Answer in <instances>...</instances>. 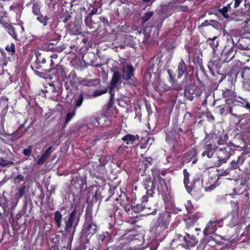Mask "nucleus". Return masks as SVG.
I'll use <instances>...</instances> for the list:
<instances>
[{
	"label": "nucleus",
	"mask_w": 250,
	"mask_h": 250,
	"mask_svg": "<svg viewBox=\"0 0 250 250\" xmlns=\"http://www.w3.org/2000/svg\"><path fill=\"white\" fill-rule=\"evenodd\" d=\"M230 216V219L228 226L229 227L233 228L235 227L238 223V213L235 211H232Z\"/></svg>",
	"instance_id": "obj_28"
},
{
	"label": "nucleus",
	"mask_w": 250,
	"mask_h": 250,
	"mask_svg": "<svg viewBox=\"0 0 250 250\" xmlns=\"http://www.w3.org/2000/svg\"><path fill=\"white\" fill-rule=\"evenodd\" d=\"M151 171L154 180L156 181L159 179L160 177H162L160 176V171L159 169L156 168H152L151 169Z\"/></svg>",
	"instance_id": "obj_47"
},
{
	"label": "nucleus",
	"mask_w": 250,
	"mask_h": 250,
	"mask_svg": "<svg viewBox=\"0 0 250 250\" xmlns=\"http://www.w3.org/2000/svg\"><path fill=\"white\" fill-rule=\"evenodd\" d=\"M210 25H211L215 28H218L220 26V23L216 20H211Z\"/></svg>",
	"instance_id": "obj_62"
},
{
	"label": "nucleus",
	"mask_w": 250,
	"mask_h": 250,
	"mask_svg": "<svg viewBox=\"0 0 250 250\" xmlns=\"http://www.w3.org/2000/svg\"><path fill=\"white\" fill-rule=\"evenodd\" d=\"M5 50L13 57L14 59L17 56L15 44L13 42L8 44L5 47Z\"/></svg>",
	"instance_id": "obj_30"
},
{
	"label": "nucleus",
	"mask_w": 250,
	"mask_h": 250,
	"mask_svg": "<svg viewBox=\"0 0 250 250\" xmlns=\"http://www.w3.org/2000/svg\"><path fill=\"white\" fill-rule=\"evenodd\" d=\"M250 39L247 37H242L238 41L237 47L238 48L246 50L250 49V44L249 43Z\"/></svg>",
	"instance_id": "obj_25"
},
{
	"label": "nucleus",
	"mask_w": 250,
	"mask_h": 250,
	"mask_svg": "<svg viewBox=\"0 0 250 250\" xmlns=\"http://www.w3.org/2000/svg\"><path fill=\"white\" fill-rule=\"evenodd\" d=\"M185 208L188 213H191L194 211V207L192 202L188 200L185 205Z\"/></svg>",
	"instance_id": "obj_50"
},
{
	"label": "nucleus",
	"mask_w": 250,
	"mask_h": 250,
	"mask_svg": "<svg viewBox=\"0 0 250 250\" xmlns=\"http://www.w3.org/2000/svg\"><path fill=\"white\" fill-rule=\"evenodd\" d=\"M198 151L196 148H193L184 155V162L187 163L192 162V163L196 164L198 161Z\"/></svg>",
	"instance_id": "obj_17"
},
{
	"label": "nucleus",
	"mask_w": 250,
	"mask_h": 250,
	"mask_svg": "<svg viewBox=\"0 0 250 250\" xmlns=\"http://www.w3.org/2000/svg\"><path fill=\"white\" fill-rule=\"evenodd\" d=\"M102 11L100 10L99 11V9L98 8H93V9L91 11V12L88 14V16L89 17H91L94 15H99L100 14Z\"/></svg>",
	"instance_id": "obj_59"
},
{
	"label": "nucleus",
	"mask_w": 250,
	"mask_h": 250,
	"mask_svg": "<svg viewBox=\"0 0 250 250\" xmlns=\"http://www.w3.org/2000/svg\"><path fill=\"white\" fill-rule=\"evenodd\" d=\"M156 185L159 195H161L165 202L168 201L170 198V192L168 190L166 180L162 177H160L156 181Z\"/></svg>",
	"instance_id": "obj_7"
},
{
	"label": "nucleus",
	"mask_w": 250,
	"mask_h": 250,
	"mask_svg": "<svg viewBox=\"0 0 250 250\" xmlns=\"http://www.w3.org/2000/svg\"><path fill=\"white\" fill-rule=\"evenodd\" d=\"M216 39L217 37H214L212 39L209 38L207 41L209 45L213 51H214L215 49L218 45V41H216Z\"/></svg>",
	"instance_id": "obj_39"
},
{
	"label": "nucleus",
	"mask_w": 250,
	"mask_h": 250,
	"mask_svg": "<svg viewBox=\"0 0 250 250\" xmlns=\"http://www.w3.org/2000/svg\"><path fill=\"white\" fill-rule=\"evenodd\" d=\"M55 70L60 76L62 77L65 74L63 67L61 65H57L55 66Z\"/></svg>",
	"instance_id": "obj_53"
},
{
	"label": "nucleus",
	"mask_w": 250,
	"mask_h": 250,
	"mask_svg": "<svg viewBox=\"0 0 250 250\" xmlns=\"http://www.w3.org/2000/svg\"><path fill=\"white\" fill-rule=\"evenodd\" d=\"M200 217L201 215L200 213L196 212L193 215H190L187 218H185L184 221L186 228L189 229L193 227Z\"/></svg>",
	"instance_id": "obj_21"
},
{
	"label": "nucleus",
	"mask_w": 250,
	"mask_h": 250,
	"mask_svg": "<svg viewBox=\"0 0 250 250\" xmlns=\"http://www.w3.org/2000/svg\"><path fill=\"white\" fill-rule=\"evenodd\" d=\"M232 108L230 104H227L225 103L224 104L218 105L216 107V112L220 114L223 115L224 113L227 114L228 113H232Z\"/></svg>",
	"instance_id": "obj_23"
},
{
	"label": "nucleus",
	"mask_w": 250,
	"mask_h": 250,
	"mask_svg": "<svg viewBox=\"0 0 250 250\" xmlns=\"http://www.w3.org/2000/svg\"><path fill=\"white\" fill-rule=\"evenodd\" d=\"M171 213L168 211H163L159 214L154 228L157 233H161L168 229L171 222Z\"/></svg>",
	"instance_id": "obj_2"
},
{
	"label": "nucleus",
	"mask_w": 250,
	"mask_h": 250,
	"mask_svg": "<svg viewBox=\"0 0 250 250\" xmlns=\"http://www.w3.org/2000/svg\"><path fill=\"white\" fill-rule=\"evenodd\" d=\"M228 138L229 136L227 134H222L220 135L217 140L218 144L219 145H222L226 144Z\"/></svg>",
	"instance_id": "obj_42"
},
{
	"label": "nucleus",
	"mask_w": 250,
	"mask_h": 250,
	"mask_svg": "<svg viewBox=\"0 0 250 250\" xmlns=\"http://www.w3.org/2000/svg\"><path fill=\"white\" fill-rule=\"evenodd\" d=\"M157 61L155 57L152 58L149 61L147 68V73L145 75L146 79H148L149 80L151 78V73H153L155 65Z\"/></svg>",
	"instance_id": "obj_26"
},
{
	"label": "nucleus",
	"mask_w": 250,
	"mask_h": 250,
	"mask_svg": "<svg viewBox=\"0 0 250 250\" xmlns=\"http://www.w3.org/2000/svg\"><path fill=\"white\" fill-rule=\"evenodd\" d=\"M152 165V158L151 157L143 158L139 161L137 171L139 175L146 176L149 173V167Z\"/></svg>",
	"instance_id": "obj_10"
},
{
	"label": "nucleus",
	"mask_w": 250,
	"mask_h": 250,
	"mask_svg": "<svg viewBox=\"0 0 250 250\" xmlns=\"http://www.w3.org/2000/svg\"><path fill=\"white\" fill-rule=\"evenodd\" d=\"M191 70L192 66L187 65L184 61L181 59L178 64L176 70L177 78L178 79H181L182 77L185 78H188Z\"/></svg>",
	"instance_id": "obj_14"
},
{
	"label": "nucleus",
	"mask_w": 250,
	"mask_h": 250,
	"mask_svg": "<svg viewBox=\"0 0 250 250\" xmlns=\"http://www.w3.org/2000/svg\"><path fill=\"white\" fill-rule=\"evenodd\" d=\"M121 76L118 71L114 72L112 78L110 81V85L112 86V87H116L117 84L121 79Z\"/></svg>",
	"instance_id": "obj_31"
},
{
	"label": "nucleus",
	"mask_w": 250,
	"mask_h": 250,
	"mask_svg": "<svg viewBox=\"0 0 250 250\" xmlns=\"http://www.w3.org/2000/svg\"><path fill=\"white\" fill-rule=\"evenodd\" d=\"M32 146H29L26 148L23 149V154L26 156H30L32 154Z\"/></svg>",
	"instance_id": "obj_54"
},
{
	"label": "nucleus",
	"mask_w": 250,
	"mask_h": 250,
	"mask_svg": "<svg viewBox=\"0 0 250 250\" xmlns=\"http://www.w3.org/2000/svg\"><path fill=\"white\" fill-rule=\"evenodd\" d=\"M198 242V241L194 235L186 232L185 240L181 245L185 249H189L190 248L194 247Z\"/></svg>",
	"instance_id": "obj_15"
},
{
	"label": "nucleus",
	"mask_w": 250,
	"mask_h": 250,
	"mask_svg": "<svg viewBox=\"0 0 250 250\" xmlns=\"http://www.w3.org/2000/svg\"><path fill=\"white\" fill-rule=\"evenodd\" d=\"M37 20L42 24L43 26H45L47 25L48 23L49 18L47 16H43V14H41L37 16Z\"/></svg>",
	"instance_id": "obj_35"
},
{
	"label": "nucleus",
	"mask_w": 250,
	"mask_h": 250,
	"mask_svg": "<svg viewBox=\"0 0 250 250\" xmlns=\"http://www.w3.org/2000/svg\"><path fill=\"white\" fill-rule=\"evenodd\" d=\"M36 63L37 66L36 68L37 69H41L42 67L41 64H44L46 62V59L43 54L37 52H36Z\"/></svg>",
	"instance_id": "obj_27"
},
{
	"label": "nucleus",
	"mask_w": 250,
	"mask_h": 250,
	"mask_svg": "<svg viewBox=\"0 0 250 250\" xmlns=\"http://www.w3.org/2000/svg\"><path fill=\"white\" fill-rule=\"evenodd\" d=\"M133 205H130L129 203H122L121 204L122 207L123 208L124 210L127 213L128 215H130V217H133L132 213L133 210L132 209Z\"/></svg>",
	"instance_id": "obj_34"
},
{
	"label": "nucleus",
	"mask_w": 250,
	"mask_h": 250,
	"mask_svg": "<svg viewBox=\"0 0 250 250\" xmlns=\"http://www.w3.org/2000/svg\"><path fill=\"white\" fill-rule=\"evenodd\" d=\"M114 104V99L113 98H109V101L107 104V109H110L113 105Z\"/></svg>",
	"instance_id": "obj_64"
},
{
	"label": "nucleus",
	"mask_w": 250,
	"mask_h": 250,
	"mask_svg": "<svg viewBox=\"0 0 250 250\" xmlns=\"http://www.w3.org/2000/svg\"><path fill=\"white\" fill-rule=\"evenodd\" d=\"M167 72L169 76L168 80L171 84L170 87L172 89L176 91L172 92L171 97L172 99H176L178 93V91L182 90L183 88V85L177 83V81L171 70L167 69Z\"/></svg>",
	"instance_id": "obj_11"
},
{
	"label": "nucleus",
	"mask_w": 250,
	"mask_h": 250,
	"mask_svg": "<svg viewBox=\"0 0 250 250\" xmlns=\"http://www.w3.org/2000/svg\"><path fill=\"white\" fill-rule=\"evenodd\" d=\"M153 11H148L145 13L144 16L141 18L142 22L143 23L147 22L153 16Z\"/></svg>",
	"instance_id": "obj_46"
},
{
	"label": "nucleus",
	"mask_w": 250,
	"mask_h": 250,
	"mask_svg": "<svg viewBox=\"0 0 250 250\" xmlns=\"http://www.w3.org/2000/svg\"><path fill=\"white\" fill-rule=\"evenodd\" d=\"M71 19V16L68 11L62 13L60 16V21L66 23Z\"/></svg>",
	"instance_id": "obj_41"
},
{
	"label": "nucleus",
	"mask_w": 250,
	"mask_h": 250,
	"mask_svg": "<svg viewBox=\"0 0 250 250\" xmlns=\"http://www.w3.org/2000/svg\"><path fill=\"white\" fill-rule=\"evenodd\" d=\"M84 99V96L83 92H80L78 94L71 93L70 95H69V93L66 96V103L72 106L73 109L76 110L79 108L83 104Z\"/></svg>",
	"instance_id": "obj_6"
},
{
	"label": "nucleus",
	"mask_w": 250,
	"mask_h": 250,
	"mask_svg": "<svg viewBox=\"0 0 250 250\" xmlns=\"http://www.w3.org/2000/svg\"><path fill=\"white\" fill-rule=\"evenodd\" d=\"M108 90V88H104L103 89H97L94 91L93 96L94 97H98L101 96L104 94L106 93Z\"/></svg>",
	"instance_id": "obj_51"
},
{
	"label": "nucleus",
	"mask_w": 250,
	"mask_h": 250,
	"mask_svg": "<svg viewBox=\"0 0 250 250\" xmlns=\"http://www.w3.org/2000/svg\"><path fill=\"white\" fill-rule=\"evenodd\" d=\"M246 154L242 153L237 158V160H233L231 161L229 167L231 169H236L239 168L242 166L246 160Z\"/></svg>",
	"instance_id": "obj_22"
},
{
	"label": "nucleus",
	"mask_w": 250,
	"mask_h": 250,
	"mask_svg": "<svg viewBox=\"0 0 250 250\" xmlns=\"http://www.w3.org/2000/svg\"><path fill=\"white\" fill-rule=\"evenodd\" d=\"M62 215L61 212L59 210L55 211L54 214V220L55 224L59 228H61L63 226L62 224Z\"/></svg>",
	"instance_id": "obj_29"
},
{
	"label": "nucleus",
	"mask_w": 250,
	"mask_h": 250,
	"mask_svg": "<svg viewBox=\"0 0 250 250\" xmlns=\"http://www.w3.org/2000/svg\"><path fill=\"white\" fill-rule=\"evenodd\" d=\"M76 110L73 109L72 112H68L65 119L64 124L67 125L76 114Z\"/></svg>",
	"instance_id": "obj_48"
},
{
	"label": "nucleus",
	"mask_w": 250,
	"mask_h": 250,
	"mask_svg": "<svg viewBox=\"0 0 250 250\" xmlns=\"http://www.w3.org/2000/svg\"><path fill=\"white\" fill-rule=\"evenodd\" d=\"M155 182L156 181L152 180L151 177H145L143 181L142 185L144 188L146 190V194L145 195L150 197H153L155 193Z\"/></svg>",
	"instance_id": "obj_12"
},
{
	"label": "nucleus",
	"mask_w": 250,
	"mask_h": 250,
	"mask_svg": "<svg viewBox=\"0 0 250 250\" xmlns=\"http://www.w3.org/2000/svg\"><path fill=\"white\" fill-rule=\"evenodd\" d=\"M26 187L24 185L21 186L20 188H17L15 193V197L17 199L21 198L25 193Z\"/></svg>",
	"instance_id": "obj_33"
},
{
	"label": "nucleus",
	"mask_w": 250,
	"mask_h": 250,
	"mask_svg": "<svg viewBox=\"0 0 250 250\" xmlns=\"http://www.w3.org/2000/svg\"><path fill=\"white\" fill-rule=\"evenodd\" d=\"M152 86L154 90L157 92L160 96H162L163 93L168 90L171 91V87L165 84L164 82L157 80L152 83Z\"/></svg>",
	"instance_id": "obj_16"
},
{
	"label": "nucleus",
	"mask_w": 250,
	"mask_h": 250,
	"mask_svg": "<svg viewBox=\"0 0 250 250\" xmlns=\"http://www.w3.org/2000/svg\"><path fill=\"white\" fill-rule=\"evenodd\" d=\"M126 198L127 200H131L132 203L135 204L137 200L136 193L131 191L130 192L126 193Z\"/></svg>",
	"instance_id": "obj_45"
},
{
	"label": "nucleus",
	"mask_w": 250,
	"mask_h": 250,
	"mask_svg": "<svg viewBox=\"0 0 250 250\" xmlns=\"http://www.w3.org/2000/svg\"><path fill=\"white\" fill-rule=\"evenodd\" d=\"M186 234V232L185 233ZM186 238V234L182 235L179 233H176L174 235L173 242L184 243Z\"/></svg>",
	"instance_id": "obj_36"
},
{
	"label": "nucleus",
	"mask_w": 250,
	"mask_h": 250,
	"mask_svg": "<svg viewBox=\"0 0 250 250\" xmlns=\"http://www.w3.org/2000/svg\"><path fill=\"white\" fill-rule=\"evenodd\" d=\"M231 4H228L226 6L223 7L222 9H219V12L225 18L228 17V12H231Z\"/></svg>",
	"instance_id": "obj_40"
},
{
	"label": "nucleus",
	"mask_w": 250,
	"mask_h": 250,
	"mask_svg": "<svg viewBox=\"0 0 250 250\" xmlns=\"http://www.w3.org/2000/svg\"><path fill=\"white\" fill-rule=\"evenodd\" d=\"M83 82H85V85L87 86H97L100 83V80L98 79H90L88 81L83 80Z\"/></svg>",
	"instance_id": "obj_38"
},
{
	"label": "nucleus",
	"mask_w": 250,
	"mask_h": 250,
	"mask_svg": "<svg viewBox=\"0 0 250 250\" xmlns=\"http://www.w3.org/2000/svg\"><path fill=\"white\" fill-rule=\"evenodd\" d=\"M135 69L131 64L125 65L123 67L122 77L126 81L130 80L134 76Z\"/></svg>",
	"instance_id": "obj_20"
},
{
	"label": "nucleus",
	"mask_w": 250,
	"mask_h": 250,
	"mask_svg": "<svg viewBox=\"0 0 250 250\" xmlns=\"http://www.w3.org/2000/svg\"><path fill=\"white\" fill-rule=\"evenodd\" d=\"M53 151V148L52 146H49L45 150V151L42 154V155L44 156L47 159H48L50 157L51 154L52 153Z\"/></svg>",
	"instance_id": "obj_55"
},
{
	"label": "nucleus",
	"mask_w": 250,
	"mask_h": 250,
	"mask_svg": "<svg viewBox=\"0 0 250 250\" xmlns=\"http://www.w3.org/2000/svg\"><path fill=\"white\" fill-rule=\"evenodd\" d=\"M83 232L85 233L87 236L95 234L97 231V225L94 222L92 217H90L89 219H86L83 226Z\"/></svg>",
	"instance_id": "obj_13"
},
{
	"label": "nucleus",
	"mask_w": 250,
	"mask_h": 250,
	"mask_svg": "<svg viewBox=\"0 0 250 250\" xmlns=\"http://www.w3.org/2000/svg\"><path fill=\"white\" fill-rule=\"evenodd\" d=\"M184 183L185 187L189 193H191V191L195 189L196 188L200 186L201 182L200 177L198 175H195L193 177L191 181L189 179V173L187 169H184Z\"/></svg>",
	"instance_id": "obj_3"
},
{
	"label": "nucleus",
	"mask_w": 250,
	"mask_h": 250,
	"mask_svg": "<svg viewBox=\"0 0 250 250\" xmlns=\"http://www.w3.org/2000/svg\"><path fill=\"white\" fill-rule=\"evenodd\" d=\"M147 196H143L142 197L141 204L138 203L135 204V203L134 205H133L132 209L133 210V212L135 213H138L147 209V208L146 206V204L147 203Z\"/></svg>",
	"instance_id": "obj_19"
},
{
	"label": "nucleus",
	"mask_w": 250,
	"mask_h": 250,
	"mask_svg": "<svg viewBox=\"0 0 250 250\" xmlns=\"http://www.w3.org/2000/svg\"><path fill=\"white\" fill-rule=\"evenodd\" d=\"M24 176L21 174H18L17 176L14 178V181L15 184H19L21 182L24 181Z\"/></svg>",
	"instance_id": "obj_56"
},
{
	"label": "nucleus",
	"mask_w": 250,
	"mask_h": 250,
	"mask_svg": "<svg viewBox=\"0 0 250 250\" xmlns=\"http://www.w3.org/2000/svg\"><path fill=\"white\" fill-rule=\"evenodd\" d=\"M47 159L44 156L42 155L41 158L38 160L37 163L38 165H41L44 164Z\"/></svg>",
	"instance_id": "obj_61"
},
{
	"label": "nucleus",
	"mask_w": 250,
	"mask_h": 250,
	"mask_svg": "<svg viewBox=\"0 0 250 250\" xmlns=\"http://www.w3.org/2000/svg\"><path fill=\"white\" fill-rule=\"evenodd\" d=\"M223 96L225 98V103L227 104H231L234 102V99L236 98V96L234 95L233 92L228 89L224 90L223 92Z\"/></svg>",
	"instance_id": "obj_24"
},
{
	"label": "nucleus",
	"mask_w": 250,
	"mask_h": 250,
	"mask_svg": "<svg viewBox=\"0 0 250 250\" xmlns=\"http://www.w3.org/2000/svg\"><path fill=\"white\" fill-rule=\"evenodd\" d=\"M83 212V209L80 207L74 205L73 209L63 218L65 224L64 231L66 233H69L73 230V233H74L78 225Z\"/></svg>",
	"instance_id": "obj_1"
},
{
	"label": "nucleus",
	"mask_w": 250,
	"mask_h": 250,
	"mask_svg": "<svg viewBox=\"0 0 250 250\" xmlns=\"http://www.w3.org/2000/svg\"><path fill=\"white\" fill-rule=\"evenodd\" d=\"M115 87H112V86L109 85V93L110 94V98L114 99L115 91L114 89Z\"/></svg>",
	"instance_id": "obj_63"
},
{
	"label": "nucleus",
	"mask_w": 250,
	"mask_h": 250,
	"mask_svg": "<svg viewBox=\"0 0 250 250\" xmlns=\"http://www.w3.org/2000/svg\"><path fill=\"white\" fill-rule=\"evenodd\" d=\"M147 209L144 210L146 215H155L156 214V209L154 208L151 210L150 207H147Z\"/></svg>",
	"instance_id": "obj_57"
},
{
	"label": "nucleus",
	"mask_w": 250,
	"mask_h": 250,
	"mask_svg": "<svg viewBox=\"0 0 250 250\" xmlns=\"http://www.w3.org/2000/svg\"><path fill=\"white\" fill-rule=\"evenodd\" d=\"M227 57L224 60V61L227 62L230 61L234 56V55L233 54L232 51H228L227 54Z\"/></svg>",
	"instance_id": "obj_58"
},
{
	"label": "nucleus",
	"mask_w": 250,
	"mask_h": 250,
	"mask_svg": "<svg viewBox=\"0 0 250 250\" xmlns=\"http://www.w3.org/2000/svg\"><path fill=\"white\" fill-rule=\"evenodd\" d=\"M8 99L6 97H2L0 100V107L3 105L4 107L2 110V112H6L8 108Z\"/></svg>",
	"instance_id": "obj_37"
},
{
	"label": "nucleus",
	"mask_w": 250,
	"mask_h": 250,
	"mask_svg": "<svg viewBox=\"0 0 250 250\" xmlns=\"http://www.w3.org/2000/svg\"><path fill=\"white\" fill-rule=\"evenodd\" d=\"M32 8V12L35 15L38 16V15L41 14L40 11L41 7L39 3L37 2L34 3Z\"/></svg>",
	"instance_id": "obj_49"
},
{
	"label": "nucleus",
	"mask_w": 250,
	"mask_h": 250,
	"mask_svg": "<svg viewBox=\"0 0 250 250\" xmlns=\"http://www.w3.org/2000/svg\"><path fill=\"white\" fill-rule=\"evenodd\" d=\"M69 32L71 34L74 35H78L81 34V31L79 26L75 24L70 26L69 28Z\"/></svg>",
	"instance_id": "obj_43"
},
{
	"label": "nucleus",
	"mask_w": 250,
	"mask_h": 250,
	"mask_svg": "<svg viewBox=\"0 0 250 250\" xmlns=\"http://www.w3.org/2000/svg\"><path fill=\"white\" fill-rule=\"evenodd\" d=\"M203 148L204 150L202 153V156H207L208 158H212L214 151H216V147L213 146L211 142H206L204 144Z\"/></svg>",
	"instance_id": "obj_18"
},
{
	"label": "nucleus",
	"mask_w": 250,
	"mask_h": 250,
	"mask_svg": "<svg viewBox=\"0 0 250 250\" xmlns=\"http://www.w3.org/2000/svg\"><path fill=\"white\" fill-rule=\"evenodd\" d=\"M14 163L9 160H5L3 158L0 159V167H4L7 166H11L13 165Z\"/></svg>",
	"instance_id": "obj_52"
},
{
	"label": "nucleus",
	"mask_w": 250,
	"mask_h": 250,
	"mask_svg": "<svg viewBox=\"0 0 250 250\" xmlns=\"http://www.w3.org/2000/svg\"><path fill=\"white\" fill-rule=\"evenodd\" d=\"M202 94V89L195 83H189L185 87L184 96L188 101H192L194 98L200 97Z\"/></svg>",
	"instance_id": "obj_5"
},
{
	"label": "nucleus",
	"mask_w": 250,
	"mask_h": 250,
	"mask_svg": "<svg viewBox=\"0 0 250 250\" xmlns=\"http://www.w3.org/2000/svg\"><path fill=\"white\" fill-rule=\"evenodd\" d=\"M111 238L109 233L107 231L98 235L97 240L99 245L102 244L104 241L108 242V239Z\"/></svg>",
	"instance_id": "obj_32"
},
{
	"label": "nucleus",
	"mask_w": 250,
	"mask_h": 250,
	"mask_svg": "<svg viewBox=\"0 0 250 250\" xmlns=\"http://www.w3.org/2000/svg\"><path fill=\"white\" fill-rule=\"evenodd\" d=\"M224 219H214L210 220L206 225L203 231L204 235L206 237L209 234L215 232L218 228H222L223 226Z\"/></svg>",
	"instance_id": "obj_9"
},
{
	"label": "nucleus",
	"mask_w": 250,
	"mask_h": 250,
	"mask_svg": "<svg viewBox=\"0 0 250 250\" xmlns=\"http://www.w3.org/2000/svg\"><path fill=\"white\" fill-rule=\"evenodd\" d=\"M216 154L218 160L215 163L216 167H219L222 164L226 163L231 155V148L229 146L218 148L216 147Z\"/></svg>",
	"instance_id": "obj_8"
},
{
	"label": "nucleus",
	"mask_w": 250,
	"mask_h": 250,
	"mask_svg": "<svg viewBox=\"0 0 250 250\" xmlns=\"http://www.w3.org/2000/svg\"><path fill=\"white\" fill-rule=\"evenodd\" d=\"M80 180H81V184L80 186V191H82L83 188H86L87 187V185H86V180L84 179H83L82 178H80Z\"/></svg>",
	"instance_id": "obj_60"
},
{
	"label": "nucleus",
	"mask_w": 250,
	"mask_h": 250,
	"mask_svg": "<svg viewBox=\"0 0 250 250\" xmlns=\"http://www.w3.org/2000/svg\"><path fill=\"white\" fill-rule=\"evenodd\" d=\"M140 137L138 135H133L131 134H127L124 136L121 140L126 145H121L117 149L118 153L123 154L126 149L129 147H133L134 146L135 143L139 140Z\"/></svg>",
	"instance_id": "obj_4"
},
{
	"label": "nucleus",
	"mask_w": 250,
	"mask_h": 250,
	"mask_svg": "<svg viewBox=\"0 0 250 250\" xmlns=\"http://www.w3.org/2000/svg\"><path fill=\"white\" fill-rule=\"evenodd\" d=\"M8 33L15 40H18V36L15 32V28L11 25H9L7 27Z\"/></svg>",
	"instance_id": "obj_44"
}]
</instances>
